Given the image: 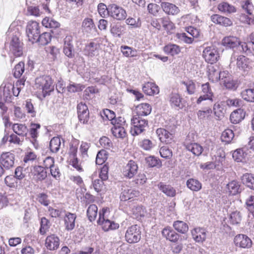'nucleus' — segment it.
Listing matches in <instances>:
<instances>
[{"instance_id":"7","label":"nucleus","mask_w":254,"mask_h":254,"mask_svg":"<svg viewBox=\"0 0 254 254\" xmlns=\"http://www.w3.org/2000/svg\"><path fill=\"white\" fill-rule=\"evenodd\" d=\"M40 26L39 23L35 21H30L26 26V34L28 39L32 43H34L35 39L40 34Z\"/></svg>"},{"instance_id":"49","label":"nucleus","mask_w":254,"mask_h":254,"mask_svg":"<svg viewBox=\"0 0 254 254\" xmlns=\"http://www.w3.org/2000/svg\"><path fill=\"white\" fill-rule=\"evenodd\" d=\"M9 91V90L8 87H5L3 90L4 97L2 98V97L0 95V109L1 110L0 114H1L2 116H3L4 113H6L7 110V108L5 106L4 102L6 100V99H5V97L6 98L8 97Z\"/></svg>"},{"instance_id":"54","label":"nucleus","mask_w":254,"mask_h":254,"mask_svg":"<svg viewBox=\"0 0 254 254\" xmlns=\"http://www.w3.org/2000/svg\"><path fill=\"white\" fill-rule=\"evenodd\" d=\"M234 137V134L232 129H225L222 133L221 138L223 142L230 143Z\"/></svg>"},{"instance_id":"6","label":"nucleus","mask_w":254,"mask_h":254,"mask_svg":"<svg viewBox=\"0 0 254 254\" xmlns=\"http://www.w3.org/2000/svg\"><path fill=\"white\" fill-rule=\"evenodd\" d=\"M202 57L207 63L213 64L218 60L219 54L217 49L213 46H211L204 49Z\"/></svg>"},{"instance_id":"39","label":"nucleus","mask_w":254,"mask_h":254,"mask_svg":"<svg viewBox=\"0 0 254 254\" xmlns=\"http://www.w3.org/2000/svg\"><path fill=\"white\" fill-rule=\"evenodd\" d=\"M12 128L17 135L23 137L27 135L28 131L27 127L22 124H14Z\"/></svg>"},{"instance_id":"26","label":"nucleus","mask_w":254,"mask_h":254,"mask_svg":"<svg viewBox=\"0 0 254 254\" xmlns=\"http://www.w3.org/2000/svg\"><path fill=\"white\" fill-rule=\"evenodd\" d=\"M151 107L148 103H142L137 105L135 108V113L137 117L147 116L151 112Z\"/></svg>"},{"instance_id":"30","label":"nucleus","mask_w":254,"mask_h":254,"mask_svg":"<svg viewBox=\"0 0 254 254\" xmlns=\"http://www.w3.org/2000/svg\"><path fill=\"white\" fill-rule=\"evenodd\" d=\"M219 153L217 155H215V160L213 161L215 169L218 171H221L223 170V162L224 161L225 153L224 151L219 149L218 150Z\"/></svg>"},{"instance_id":"42","label":"nucleus","mask_w":254,"mask_h":254,"mask_svg":"<svg viewBox=\"0 0 254 254\" xmlns=\"http://www.w3.org/2000/svg\"><path fill=\"white\" fill-rule=\"evenodd\" d=\"M173 226L177 232L183 234H186L189 230L188 224L182 221L177 220L174 221Z\"/></svg>"},{"instance_id":"45","label":"nucleus","mask_w":254,"mask_h":254,"mask_svg":"<svg viewBox=\"0 0 254 254\" xmlns=\"http://www.w3.org/2000/svg\"><path fill=\"white\" fill-rule=\"evenodd\" d=\"M51 35L49 32H44L42 34H39L37 39H35V42H39L41 45L45 46L48 44L51 40Z\"/></svg>"},{"instance_id":"63","label":"nucleus","mask_w":254,"mask_h":254,"mask_svg":"<svg viewBox=\"0 0 254 254\" xmlns=\"http://www.w3.org/2000/svg\"><path fill=\"white\" fill-rule=\"evenodd\" d=\"M176 36L180 41L187 44H191L193 41V38L188 36L185 33H177Z\"/></svg>"},{"instance_id":"43","label":"nucleus","mask_w":254,"mask_h":254,"mask_svg":"<svg viewBox=\"0 0 254 254\" xmlns=\"http://www.w3.org/2000/svg\"><path fill=\"white\" fill-rule=\"evenodd\" d=\"M219 11L225 13H231L236 12V8L232 5L226 2H222L218 5Z\"/></svg>"},{"instance_id":"4","label":"nucleus","mask_w":254,"mask_h":254,"mask_svg":"<svg viewBox=\"0 0 254 254\" xmlns=\"http://www.w3.org/2000/svg\"><path fill=\"white\" fill-rule=\"evenodd\" d=\"M125 239L129 244L138 242L141 239L140 227L137 225H133L128 227L125 234Z\"/></svg>"},{"instance_id":"36","label":"nucleus","mask_w":254,"mask_h":254,"mask_svg":"<svg viewBox=\"0 0 254 254\" xmlns=\"http://www.w3.org/2000/svg\"><path fill=\"white\" fill-rule=\"evenodd\" d=\"M33 174L37 181H42L45 179L47 176L46 170L44 167L41 166L34 167Z\"/></svg>"},{"instance_id":"28","label":"nucleus","mask_w":254,"mask_h":254,"mask_svg":"<svg viewBox=\"0 0 254 254\" xmlns=\"http://www.w3.org/2000/svg\"><path fill=\"white\" fill-rule=\"evenodd\" d=\"M250 40L249 43H242L241 48L244 53L254 55V32L250 35Z\"/></svg>"},{"instance_id":"38","label":"nucleus","mask_w":254,"mask_h":254,"mask_svg":"<svg viewBox=\"0 0 254 254\" xmlns=\"http://www.w3.org/2000/svg\"><path fill=\"white\" fill-rule=\"evenodd\" d=\"M158 188L166 195L169 197H174L176 195V190L170 185H167L163 183H160L158 185Z\"/></svg>"},{"instance_id":"34","label":"nucleus","mask_w":254,"mask_h":254,"mask_svg":"<svg viewBox=\"0 0 254 254\" xmlns=\"http://www.w3.org/2000/svg\"><path fill=\"white\" fill-rule=\"evenodd\" d=\"M186 148L194 155L199 156L202 152L203 148L199 144L197 143H187V141L185 143Z\"/></svg>"},{"instance_id":"20","label":"nucleus","mask_w":254,"mask_h":254,"mask_svg":"<svg viewBox=\"0 0 254 254\" xmlns=\"http://www.w3.org/2000/svg\"><path fill=\"white\" fill-rule=\"evenodd\" d=\"M125 121L122 120L121 122H118L113 124L112 128V132L114 136L118 138H123L126 137L127 132L123 127Z\"/></svg>"},{"instance_id":"22","label":"nucleus","mask_w":254,"mask_h":254,"mask_svg":"<svg viewBox=\"0 0 254 254\" xmlns=\"http://www.w3.org/2000/svg\"><path fill=\"white\" fill-rule=\"evenodd\" d=\"M162 234L167 240L172 242H177L180 237L179 234L169 226L166 227L162 230Z\"/></svg>"},{"instance_id":"3","label":"nucleus","mask_w":254,"mask_h":254,"mask_svg":"<svg viewBox=\"0 0 254 254\" xmlns=\"http://www.w3.org/2000/svg\"><path fill=\"white\" fill-rule=\"evenodd\" d=\"M35 86L37 88L42 90L44 95L50 93L54 89L53 81L49 76H42L36 78Z\"/></svg>"},{"instance_id":"62","label":"nucleus","mask_w":254,"mask_h":254,"mask_svg":"<svg viewBox=\"0 0 254 254\" xmlns=\"http://www.w3.org/2000/svg\"><path fill=\"white\" fill-rule=\"evenodd\" d=\"M145 160L148 166L150 167H154L157 165H159L160 166L161 165V162L160 160L153 156H150L146 157Z\"/></svg>"},{"instance_id":"27","label":"nucleus","mask_w":254,"mask_h":254,"mask_svg":"<svg viewBox=\"0 0 254 254\" xmlns=\"http://www.w3.org/2000/svg\"><path fill=\"white\" fill-rule=\"evenodd\" d=\"M125 30L126 25L119 22L113 23L110 26V32L115 37H121Z\"/></svg>"},{"instance_id":"33","label":"nucleus","mask_w":254,"mask_h":254,"mask_svg":"<svg viewBox=\"0 0 254 254\" xmlns=\"http://www.w3.org/2000/svg\"><path fill=\"white\" fill-rule=\"evenodd\" d=\"M143 92L147 95H152L159 92L158 87L153 82L145 83L142 87Z\"/></svg>"},{"instance_id":"2","label":"nucleus","mask_w":254,"mask_h":254,"mask_svg":"<svg viewBox=\"0 0 254 254\" xmlns=\"http://www.w3.org/2000/svg\"><path fill=\"white\" fill-rule=\"evenodd\" d=\"M132 127L130 132L132 135H137L145 130L148 127V121L140 117L133 116L131 120Z\"/></svg>"},{"instance_id":"25","label":"nucleus","mask_w":254,"mask_h":254,"mask_svg":"<svg viewBox=\"0 0 254 254\" xmlns=\"http://www.w3.org/2000/svg\"><path fill=\"white\" fill-rule=\"evenodd\" d=\"M193 240L197 243H202L206 239V231L202 228H195L191 231Z\"/></svg>"},{"instance_id":"10","label":"nucleus","mask_w":254,"mask_h":254,"mask_svg":"<svg viewBox=\"0 0 254 254\" xmlns=\"http://www.w3.org/2000/svg\"><path fill=\"white\" fill-rule=\"evenodd\" d=\"M168 99L172 108L179 110L185 106L183 98L177 92H172L169 94Z\"/></svg>"},{"instance_id":"11","label":"nucleus","mask_w":254,"mask_h":254,"mask_svg":"<svg viewBox=\"0 0 254 254\" xmlns=\"http://www.w3.org/2000/svg\"><path fill=\"white\" fill-rule=\"evenodd\" d=\"M74 38L71 35H67L64 39L63 52L68 58L72 59L74 57Z\"/></svg>"},{"instance_id":"59","label":"nucleus","mask_w":254,"mask_h":254,"mask_svg":"<svg viewBox=\"0 0 254 254\" xmlns=\"http://www.w3.org/2000/svg\"><path fill=\"white\" fill-rule=\"evenodd\" d=\"M159 20L165 30L170 31L175 28L174 24L170 20L168 17H163L160 18Z\"/></svg>"},{"instance_id":"51","label":"nucleus","mask_w":254,"mask_h":254,"mask_svg":"<svg viewBox=\"0 0 254 254\" xmlns=\"http://www.w3.org/2000/svg\"><path fill=\"white\" fill-rule=\"evenodd\" d=\"M61 144V139L59 137H53L50 142V150L53 153H57Z\"/></svg>"},{"instance_id":"21","label":"nucleus","mask_w":254,"mask_h":254,"mask_svg":"<svg viewBox=\"0 0 254 254\" xmlns=\"http://www.w3.org/2000/svg\"><path fill=\"white\" fill-rule=\"evenodd\" d=\"M60 245V239L55 234L48 236L45 240V246L50 251L57 250Z\"/></svg>"},{"instance_id":"46","label":"nucleus","mask_w":254,"mask_h":254,"mask_svg":"<svg viewBox=\"0 0 254 254\" xmlns=\"http://www.w3.org/2000/svg\"><path fill=\"white\" fill-rule=\"evenodd\" d=\"M104 114L106 118L111 121V123L112 125L116 124L118 122H121L122 120H124V118H122V117L116 118L115 113L109 109H107L105 110L104 111Z\"/></svg>"},{"instance_id":"8","label":"nucleus","mask_w":254,"mask_h":254,"mask_svg":"<svg viewBox=\"0 0 254 254\" xmlns=\"http://www.w3.org/2000/svg\"><path fill=\"white\" fill-rule=\"evenodd\" d=\"M175 132V130L174 128H172L169 130V129L159 128L156 131L159 140L162 142L167 144L170 143L173 141Z\"/></svg>"},{"instance_id":"52","label":"nucleus","mask_w":254,"mask_h":254,"mask_svg":"<svg viewBox=\"0 0 254 254\" xmlns=\"http://www.w3.org/2000/svg\"><path fill=\"white\" fill-rule=\"evenodd\" d=\"M242 97L248 102H254V89H247L241 92Z\"/></svg>"},{"instance_id":"14","label":"nucleus","mask_w":254,"mask_h":254,"mask_svg":"<svg viewBox=\"0 0 254 254\" xmlns=\"http://www.w3.org/2000/svg\"><path fill=\"white\" fill-rule=\"evenodd\" d=\"M78 118L79 122L83 124H87L89 119V112L87 105L81 102L77 106Z\"/></svg>"},{"instance_id":"18","label":"nucleus","mask_w":254,"mask_h":254,"mask_svg":"<svg viewBox=\"0 0 254 254\" xmlns=\"http://www.w3.org/2000/svg\"><path fill=\"white\" fill-rule=\"evenodd\" d=\"M14 160V155L9 152L3 153L0 157V162L6 169H9L13 166Z\"/></svg>"},{"instance_id":"55","label":"nucleus","mask_w":254,"mask_h":254,"mask_svg":"<svg viewBox=\"0 0 254 254\" xmlns=\"http://www.w3.org/2000/svg\"><path fill=\"white\" fill-rule=\"evenodd\" d=\"M121 51L123 55L126 57H133L137 55V51L127 46H121Z\"/></svg>"},{"instance_id":"13","label":"nucleus","mask_w":254,"mask_h":254,"mask_svg":"<svg viewBox=\"0 0 254 254\" xmlns=\"http://www.w3.org/2000/svg\"><path fill=\"white\" fill-rule=\"evenodd\" d=\"M100 44L95 40L87 43L83 49L84 55L88 57H93L99 54Z\"/></svg>"},{"instance_id":"48","label":"nucleus","mask_w":254,"mask_h":254,"mask_svg":"<svg viewBox=\"0 0 254 254\" xmlns=\"http://www.w3.org/2000/svg\"><path fill=\"white\" fill-rule=\"evenodd\" d=\"M230 223L232 225H238L242 220V215L240 212L236 210L230 213L229 218Z\"/></svg>"},{"instance_id":"64","label":"nucleus","mask_w":254,"mask_h":254,"mask_svg":"<svg viewBox=\"0 0 254 254\" xmlns=\"http://www.w3.org/2000/svg\"><path fill=\"white\" fill-rule=\"evenodd\" d=\"M182 83L186 86L188 94H193L195 93L196 90L195 84L192 80L187 82L183 81Z\"/></svg>"},{"instance_id":"60","label":"nucleus","mask_w":254,"mask_h":254,"mask_svg":"<svg viewBox=\"0 0 254 254\" xmlns=\"http://www.w3.org/2000/svg\"><path fill=\"white\" fill-rule=\"evenodd\" d=\"M25 106V109L27 113L31 115L32 117L36 116V111L34 109L33 104L31 103V100H27L23 104Z\"/></svg>"},{"instance_id":"61","label":"nucleus","mask_w":254,"mask_h":254,"mask_svg":"<svg viewBox=\"0 0 254 254\" xmlns=\"http://www.w3.org/2000/svg\"><path fill=\"white\" fill-rule=\"evenodd\" d=\"M49 221L45 217H42L41 220L40 233L44 235L49 228Z\"/></svg>"},{"instance_id":"24","label":"nucleus","mask_w":254,"mask_h":254,"mask_svg":"<svg viewBox=\"0 0 254 254\" xmlns=\"http://www.w3.org/2000/svg\"><path fill=\"white\" fill-rule=\"evenodd\" d=\"M95 28V25L92 18L87 17L83 20L81 29L83 33L86 34H91L94 31Z\"/></svg>"},{"instance_id":"32","label":"nucleus","mask_w":254,"mask_h":254,"mask_svg":"<svg viewBox=\"0 0 254 254\" xmlns=\"http://www.w3.org/2000/svg\"><path fill=\"white\" fill-rule=\"evenodd\" d=\"M223 45L228 48L233 49L240 45V41L238 38L234 36H228L223 38Z\"/></svg>"},{"instance_id":"44","label":"nucleus","mask_w":254,"mask_h":254,"mask_svg":"<svg viewBox=\"0 0 254 254\" xmlns=\"http://www.w3.org/2000/svg\"><path fill=\"white\" fill-rule=\"evenodd\" d=\"M132 212L134 218L140 220L142 217L144 216L146 211L142 206L134 205L132 208Z\"/></svg>"},{"instance_id":"31","label":"nucleus","mask_w":254,"mask_h":254,"mask_svg":"<svg viewBox=\"0 0 254 254\" xmlns=\"http://www.w3.org/2000/svg\"><path fill=\"white\" fill-rule=\"evenodd\" d=\"M211 19L214 23L224 26H230L232 24V21L229 18L218 14L212 15L211 17Z\"/></svg>"},{"instance_id":"23","label":"nucleus","mask_w":254,"mask_h":254,"mask_svg":"<svg viewBox=\"0 0 254 254\" xmlns=\"http://www.w3.org/2000/svg\"><path fill=\"white\" fill-rule=\"evenodd\" d=\"M76 218V215L67 212L64 218V225L65 229L67 231H71L74 229L75 225V221Z\"/></svg>"},{"instance_id":"56","label":"nucleus","mask_w":254,"mask_h":254,"mask_svg":"<svg viewBox=\"0 0 254 254\" xmlns=\"http://www.w3.org/2000/svg\"><path fill=\"white\" fill-rule=\"evenodd\" d=\"M25 70L24 63L22 62H20L17 64L13 71V75L15 78H19L21 76Z\"/></svg>"},{"instance_id":"41","label":"nucleus","mask_w":254,"mask_h":254,"mask_svg":"<svg viewBox=\"0 0 254 254\" xmlns=\"http://www.w3.org/2000/svg\"><path fill=\"white\" fill-rule=\"evenodd\" d=\"M164 52L171 56H175L179 54L181 52V49L179 46L173 44H169L164 47Z\"/></svg>"},{"instance_id":"37","label":"nucleus","mask_w":254,"mask_h":254,"mask_svg":"<svg viewBox=\"0 0 254 254\" xmlns=\"http://www.w3.org/2000/svg\"><path fill=\"white\" fill-rule=\"evenodd\" d=\"M246 148H239L234 151L232 157L234 160L238 162H243L246 161L247 153Z\"/></svg>"},{"instance_id":"5","label":"nucleus","mask_w":254,"mask_h":254,"mask_svg":"<svg viewBox=\"0 0 254 254\" xmlns=\"http://www.w3.org/2000/svg\"><path fill=\"white\" fill-rule=\"evenodd\" d=\"M108 15L117 20H123L126 19L127 14L122 7L116 4H111L108 5Z\"/></svg>"},{"instance_id":"50","label":"nucleus","mask_w":254,"mask_h":254,"mask_svg":"<svg viewBox=\"0 0 254 254\" xmlns=\"http://www.w3.org/2000/svg\"><path fill=\"white\" fill-rule=\"evenodd\" d=\"M227 188L230 194L232 195H235L241 191L240 185L238 182L235 181L230 182L227 185Z\"/></svg>"},{"instance_id":"15","label":"nucleus","mask_w":254,"mask_h":254,"mask_svg":"<svg viewBox=\"0 0 254 254\" xmlns=\"http://www.w3.org/2000/svg\"><path fill=\"white\" fill-rule=\"evenodd\" d=\"M139 195V190L128 186H123L120 199L122 201H127L133 197H137Z\"/></svg>"},{"instance_id":"40","label":"nucleus","mask_w":254,"mask_h":254,"mask_svg":"<svg viewBox=\"0 0 254 254\" xmlns=\"http://www.w3.org/2000/svg\"><path fill=\"white\" fill-rule=\"evenodd\" d=\"M242 182L251 189L254 190V175L246 173L241 177Z\"/></svg>"},{"instance_id":"58","label":"nucleus","mask_w":254,"mask_h":254,"mask_svg":"<svg viewBox=\"0 0 254 254\" xmlns=\"http://www.w3.org/2000/svg\"><path fill=\"white\" fill-rule=\"evenodd\" d=\"M5 185L11 188H15L17 186V180L12 175L7 176L4 179Z\"/></svg>"},{"instance_id":"57","label":"nucleus","mask_w":254,"mask_h":254,"mask_svg":"<svg viewBox=\"0 0 254 254\" xmlns=\"http://www.w3.org/2000/svg\"><path fill=\"white\" fill-rule=\"evenodd\" d=\"M213 110L217 120H221L224 117V109L219 104L215 103Z\"/></svg>"},{"instance_id":"16","label":"nucleus","mask_w":254,"mask_h":254,"mask_svg":"<svg viewBox=\"0 0 254 254\" xmlns=\"http://www.w3.org/2000/svg\"><path fill=\"white\" fill-rule=\"evenodd\" d=\"M10 51L15 57H19L23 54L22 43L16 36H13L10 44Z\"/></svg>"},{"instance_id":"19","label":"nucleus","mask_w":254,"mask_h":254,"mask_svg":"<svg viewBox=\"0 0 254 254\" xmlns=\"http://www.w3.org/2000/svg\"><path fill=\"white\" fill-rule=\"evenodd\" d=\"M138 170L137 164L132 160H130L123 170V175L126 178L130 179L136 174Z\"/></svg>"},{"instance_id":"9","label":"nucleus","mask_w":254,"mask_h":254,"mask_svg":"<svg viewBox=\"0 0 254 254\" xmlns=\"http://www.w3.org/2000/svg\"><path fill=\"white\" fill-rule=\"evenodd\" d=\"M201 93L202 95L197 99L196 103L197 104H200L202 101L207 100L211 102L215 101L214 94L208 82L201 85Z\"/></svg>"},{"instance_id":"12","label":"nucleus","mask_w":254,"mask_h":254,"mask_svg":"<svg viewBox=\"0 0 254 254\" xmlns=\"http://www.w3.org/2000/svg\"><path fill=\"white\" fill-rule=\"evenodd\" d=\"M235 60L237 61L236 64L237 67L243 71H248L251 68L250 65V61L249 59L243 55H240L236 57L233 55L231 58V64Z\"/></svg>"},{"instance_id":"35","label":"nucleus","mask_w":254,"mask_h":254,"mask_svg":"<svg viewBox=\"0 0 254 254\" xmlns=\"http://www.w3.org/2000/svg\"><path fill=\"white\" fill-rule=\"evenodd\" d=\"M245 114L241 109H238L233 111L230 115V120L231 122L234 124L239 123L244 119Z\"/></svg>"},{"instance_id":"1","label":"nucleus","mask_w":254,"mask_h":254,"mask_svg":"<svg viewBox=\"0 0 254 254\" xmlns=\"http://www.w3.org/2000/svg\"><path fill=\"white\" fill-rule=\"evenodd\" d=\"M108 212L107 208H103L99 212V219L97 221L98 224L101 225L102 229L105 231L116 230L119 227V224L108 219L107 213Z\"/></svg>"},{"instance_id":"47","label":"nucleus","mask_w":254,"mask_h":254,"mask_svg":"<svg viewBox=\"0 0 254 254\" xmlns=\"http://www.w3.org/2000/svg\"><path fill=\"white\" fill-rule=\"evenodd\" d=\"M188 188L192 191H197L201 189V184L197 180L190 179L187 182Z\"/></svg>"},{"instance_id":"29","label":"nucleus","mask_w":254,"mask_h":254,"mask_svg":"<svg viewBox=\"0 0 254 254\" xmlns=\"http://www.w3.org/2000/svg\"><path fill=\"white\" fill-rule=\"evenodd\" d=\"M163 10L167 14L176 15L180 12V9L173 3L163 2L161 4Z\"/></svg>"},{"instance_id":"53","label":"nucleus","mask_w":254,"mask_h":254,"mask_svg":"<svg viewBox=\"0 0 254 254\" xmlns=\"http://www.w3.org/2000/svg\"><path fill=\"white\" fill-rule=\"evenodd\" d=\"M98 208L95 204H91L87 210V215L90 221H94L97 215Z\"/></svg>"},{"instance_id":"17","label":"nucleus","mask_w":254,"mask_h":254,"mask_svg":"<svg viewBox=\"0 0 254 254\" xmlns=\"http://www.w3.org/2000/svg\"><path fill=\"white\" fill-rule=\"evenodd\" d=\"M234 242L237 247L244 249H249L253 244L251 239L244 234H239L236 236Z\"/></svg>"}]
</instances>
